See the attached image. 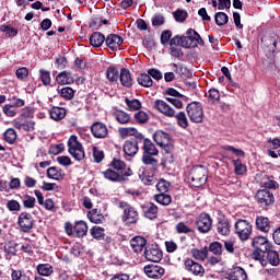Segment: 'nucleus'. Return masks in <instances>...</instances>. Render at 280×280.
I'll return each mask as SVG.
<instances>
[{
    "label": "nucleus",
    "instance_id": "a211bd4d",
    "mask_svg": "<svg viewBox=\"0 0 280 280\" xmlns=\"http://www.w3.org/2000/svg\"><path fill=\"white\" fill-rule=\"evenodd\" d=\"M91 132L95 139H106L108 137V127L104 122L96 121L91 126Z\"/></svg>",
    "mask_w": 280,
    "mask_h": 280
},
{
    "label": "nucleus",
    "instance_id": "b1692460",
    "mask_svg": "<svg viewBox=\"0 0 280 280\" xmlns=\"http://www.w3.org/2000/svg\"><path fill=\"white\" fill-rule=\"evenodd\" d=\"M142 143L144 154H148L149 156L159 155V149H156V145L152 143V140L142 138Z\"/></svg>",
    "mask_w": 280,
    "mask_h": 280
},
{
    "label": "nucleus",
    "instance_id": "4468645a",
    "mask_svg": "<svg viewBox=\"0 0 280 280\" xmlns=\"http://www.w3.org/2000/svg\"><path fill=\"white\" fill-rule=\"evenodd\" d=\"M139 143H143V137H137L125 141L124 152L127 156H135L139 152Z\"/></svg>",
    "mask_w": 280,
    "mask_h": 280
},
{
    "label": "nucleus",
    "instance_id": "2eb2a0df",
    "mask_svg": "<svg viewBox=\"0 0 280 280\" xmlns=\"http://www.w3.org/2000/svg\"><path fill=\"white\" fill-rule=\"evenodd\" d=\"M18 224L22 233H30L34 226V219L32 218L31 213L22 212L19 217Z\"/></svg>",
    "mask_w": 280,
    "mask_h": 280
},
{
    "label": "nucleus",
    "instance_id": "f257e3e1",
    "mask_svg": "<svg viewBox=\"0 0 280 280\" xmlns=\"http://www.w3.org/2000/svg\"><path fill=\"white\" fill-rule=\"evenodd\" d=\"M154 108L162 115H165V117H176L180 128H187L189 126V120H187V115H185V112H179L176 114L174 108H172V106H170V104H167L165 101L156 100L154 103Z\"/></svg>",
    "mask_w": 280,
    "mask_h": 280
},
{
    "label": "nucleus",
    "instance_id": "864d4df0",
    "mask_svg": "<svg viewBox=\"0 0 280 280\" xmlns=\"http://www.w3.org/2000/svg\"><path fill=\"white\" fill-rule=\"evenodd\" d=\"M90 233L94 240H104V228L101 226H93L90 230Z\"/></svg>",
    "mask_w": 280,
    "mask_h": 280
},
{
    "label": "nucleus",
    "instance_id": "a18cd8bd",
    "mask_svg": "<svg viewBox=\"0 0 280 280\" xmlns=\"http://www.w3.org/2000/svg\"><path fill=\"white\" fill-rule=\"evenodd\" d=\"M175 230L179 235H187L189 233H194V230H191V228H189L188 224L185 222L177 223Z\"/></svg>",
    "mask_w": 280,
    "mask_h": 280
},
{
    "label": "nucleus",
    "instance_id": "1a4fd4ad",
    "mask_svg": "<svg viewBox=\"0 0 280 280\" xmlns=\"http://www.w3.org/2000/svg\"><path fill=\"white\" fill-rule=\"evenodd\" d=\"M212 224L213 221L207 213H201L195 221L196 229L199 231V233H209V231H211Z\"/></svg>",
    "mask_w": 280,
    "mask_h": 280
},
{
    "label": "nucleus",
    "instance_id": "20e7f679",
    "mask_svg": "<svg viewBox=\"0 0 280 280\" xmlns=\"http://www.w3.org/2000/svg\"><path fill=\"white\" fill-rule=\"evenodd\" d=\"M234 231L241 242H248L253 235V224L244 219H238L234 224Z\"/></svg>",
    "mask_w": 280,
    "mask_h": 280
},
{
    "label": "nucleus",
    "instance_id": "6e6d98bb",
    "mask_svg": "<svg viewBox=\"0 0 280 280\" xmlns=\"http://www.w3.org/2000/svg\"><path fill=\"white\" fill-rule=\"evenodd\" d=\"M23 206L25 207V209H34V207L36 206V198L30 195H25L23 197Z\"/></svg>",
    "mask_w": 280,
    "mask_h": 280
},
{
    "label": "nucleus",
    "instance_id": "09e8293b",
    "mask_svg": "<svg viewBox=\"0 0 280 280\" xmlns=\"http://www.w3.org/2000/svg\"><path fill=\"white\" fill-rule=\"evenodd\" d=\"M261 44L265 47H269L271 51H275V49H277V39H275L273 37L264 36L261 38Z\"/></svg>",
    "mask_w": 280,
    "mask_h": 280
},
{
    "label": "nucleus",
    "instance_id": "9d476101",
    "mask_svg": "<svg viewBox=\"0 0 280 280\" xmlns=\"http://www.w3.org/2000/svg\"><path fill=\"white\" fill-rule=\"evenodd\" d=\"M153 140L160 148H163L164 150H172V138L170 137V133L163 130H158L153 135Z\"/></svg>",
    "mask_w": 280,
    "mask_h": 280
},
{
    "label": "nucleus",
    "instance_id": "c03bdc74",
    "mask_svg": "<svg viewBox=\"0 0 280 280\" xmlns=\"http://www.w3.org/2000/svg\"><path fill=\"white\" fill-rule=\"evenodd\" d=\"M110 167H113V170H116V172H118V174H121V172H126V162L121 161V160H117L114 159L110 162Z\"/></svg>",
    "mask_w": 280,
    "mask_h": 280
},
{
    "label": "nucleus",
    "instance_id": "0e129e2a",
    "mask_svg": "<svg viewBox=\"0 0 280 280\" xmlns=\"http://www.w3.org/2000/svg\"><path fill=\"white\" fill-rule=\"evenodd\" d=\"M209 250L213 253V255H222V244L220 242L211 243Z\"/></svg>",
    "mask_w": 280,
    "mask_h": 280
},
{
    "label": "nucleus",
    "instance_id": "ea45409f",
    "mask_svg": "<svg viewBox=\"0 0 280 280\" xmlns=\"http://www.w3.org/2000/svg\"><path fill=\"white\" fill-rule=\"evenodd\" d=\"M114 117L116 119V121H118V124H130V114L124 112V110H116L114 113Z\"/></svg>",
    "mask_w": 280,
    "mask_h": 280
},
{
    "label": "nucleus",
    "instance_id": "69168bd1",
    "mask_svg": "<svg viewBox=\"0 0 280 280\" xmlns=\"http://www.w3.org/2000/svg\"><path fill=\"white\" fill-rule=\"evenodd\" d=\"M135 119L137 124H145L149 119L148 114L143 110H140L135 114Z\"/></svg>",
    "mask_w": 280,
    "mask_h": 280
},
{
    "label": "nucleus",
    "instance_id": "cd10ccee",
    "mask_svg": "<svg viewBox=\"0 0 280 280\" xmlns=\"http://www.w3.org/2000/svg\"><path fill=\"white\" fill-rule=\"evenodd\" d=\"M106 43V37L100 32H95L90 36L92 47H102Z\"/></svg>",
    "mask_w": 280,
    "mask_h": 280
},
{
    "label": "nucleus",
    "instance_id": "5fc2aeb1",
    "mask_svg": "<svg viewBox=\"0 0 280 280\" xmlns=\"http://www.w3.org/2000/svg\"><path fill=\"white\" fill-rule=\"evenodd\" d=\"M0 32H3L4 34H7L9 36V38L18 36V34H19V31L10 25H2L0 27Z\"/></svg>",
    "mask_w": 280,
    "mask_h": 280
},
{
    "label": "nucleus",
    "instance_id": "393cba45",
    "mask_svg": "<svg viewBox=\"0 0 280 280\" xmlns=\"http://www.w3.org/2000/svg\"><path fill=\"white\" fill-rule=\"evenodd\" d=\"M118 78H119L120 83L126 89H130V86H132V74H130V70L122 68L120 70V74Z\"/></svg>",
    "mask_w": 280,
    "mask_h": 280
},
{
    "label": "nucleus",
    "instance_id": "58836bf2",
    "mask_svg": "<svg viewBox=\"0 0 280 280\" xmlns=\"http://www.w3.org/2000/svg\"><path fill=\"white\" fill-rule=\"evenodd\" d=\"M142 163L144 165H149L153 172H156V170H159V160L152 158V155L143 154Z\"/></svg>",
    "mask_w": 280,
    "mask_h": 280
},
{
    "label": "nucleus",
    "instance_id": "8fccbe9b",
    "mask_svg": "<svg viewBox=\"0 0 280 280\" xmlns=\"http://www.w3.org/2000/svg\"><path fill=\"white\" fill-rule=\"evenodd\" d=\"M214 21L219 26L226 25V23H229V15L224 12H218L214 15Z\"/></svg>",
    "mask_w": 280,
    "mask_h": 280
},
{
    "label": "nucleus",
    "instance_id": "dca6fc26",
    "mask_svg": "<svg viewBox=\"0 0 280 280\" xmlns=\"http://www.w3.org/2000/svg\"><path fill=\"white\" fill-rule=\"evenodd\" d=\"M12 126L20 130L21 132H34L36 130V122L34 120H22L20 118H15L12 121Z\"/></svg>",
    "mask_w": 280,
    "mask_h": 280
},
{
    "label": "nucleus",
    "instance_id": "052dcab7",
    "mask_svg": "<svg viewBox=\"0 0 280 280\" xmlns=\"http://www.w3.org/2000/svg\"><path fill=\"white\" fill-rule=\"evenodd\" d=\"M223 150H225V152H232V154H235V156H241V158L246 156V154L242 149H235V147H232V145H224Z\"/></svg>",
    "mask_w": 280,
    "mask_h": 280
},
{
    "label": "nucleus",
    "instance_id": "c9c22d12",
    "mask_svg": "<svg viewBox=\"0 0 280 280\" xmlns=\"http://www.w3.org/2000/svg\"><path fill=\"white\" fill-rule=\"evenodd\" d=\"M154 200L159 205H162L163 207H168V205H172V196L165 194V192H160L158 195H154Z\"/></svg>",
    "mask_w": 280,
    "mask_h": 280
},
{
    "label": "nucleus",
    "instance_id": "6ab92c4d",
    "mask_svg": "<svg viewBox=\"0 0 280 280\" xmlns=\"http://www.w3.org/2000/svg\"><path fill=\"white\" fill-rule=\"evenodd\" d=\"M252 246L255 250H260V253H268V250H270V243L268 242V238L264 236L254 237Z\"/></svg>",
    "mask_w": 280,
    "mask_h": 280
},
{
    "label": "nucleus",
    "instance_id": "3c124183",
    "mask_svg": "<svg viewBox=\"0 0 280 280\" xmlns=\"http://www.w3.org/2000/svg\"><path fill=\"white\" fill-rule=\"evenodd\" d=\"M58 93L63 100H73V95H75V92L70 86L62 88Z\"/></svg>",
    "mask_w": 280,
    "mask_h": 280
},
{
    "label": "nucleus",
    "instance_id": "774afa93",
    "mask_svg": "<svg viewBox=\"0 0 280 280\" xmlns=\"http://www.w3.org/2000/svg\"><path fill=\"white\" fill-rule=\"evenodd\" d=\"M15 75L18 80H25L30 75V70H27L25 67L19 68L15 71Z\"/></svg>",
    "mask_w": 280,
    "mask_h": 280
},
{
    "label": "nucleus",
    "instance_id": "79ce46f5",
    "mask_svg": "<svg viewBox=\"0 0 280 280\" xmlns=\"http://www.w3.org/2000/svg\"><path fill=\"white\" fill-rule=\"evenodd\" d=\"M267 264H270V266H277L280 264V257L279 253L277 250H267Z\"/></svg>",
    "mask_w": 280,
    "mask_h": 280
},
{
    "label": "nucleus",
    "instance_id": "de8ad7c7",
    "mask_svg": "<svg viewBox=\"0 0 280 280\" xmlns=\"http://www.w3.org/2000/svg\"><path fill=\"white\" fill-rule=\"evenodd\" d=\"M267 252H261L259 249H255L253 253V259H255L256 261H259L260 266H262V268H266V266H268V261L266 259H264V254Z\"/></svg>",
    "mask_w": 280,
    "mask_h": 280
},
{
    "label": "nucleus",
    "instance_id": "e2e57ef3",
    "mask_svg": "<svg viewBox=\"0 0 280 280\" xmlns=\"http://www.w3.org/2000/svg\"><path fill=\"white\" fill-rule=\"evenodd\" d=\"M2 110L7 117H16V107H13L11 104H5Z\"/></svg>",
    "mask_w": 280,
    "mask_h": 280
},
{
    "label": "nucleus",
    "instance_id": "72a5a7b5",
    "mask_svg": "<svg viewBox=\"0 0 280 280\" xmlns=\"http://www.w3.org/2000/svg\"><path fill=\"white\" fill-rule=\"evenodd\" d=\"M36 270L39 277H50V275H54V267L49 264H40Z\"/></svg>",
    "mask_w": 280,
    "mask_h": 280
},
{
    "label": "nucleus",
    "instance_id": "603ef678",
    "mask_svg": "<svg viewBox=\"0 0 280 280\" xmlns=\"http://www.w3.org/2000/svg\"><path fill=\"white\" fill-rule=\"evenodd\" d=\"M4 141L10 144L16 141V131L13 128H9L4 131Z\"/></svg>",
    "mask_w": 280,
    "mask_h": 280
},
{
    "label": "nucleus",
    "instance_id": "e433bc0d",
    "mask_svg": "<svg viewBox=\"0 0 280 280\" xmlns=\"http://www.w3.org/2000/svg\"><path fill=\"white\" fill-rule=\"evenodd\" d=\"M139 178L142 180L143 185H154L156 183V177L148 174L144 168L139 171Z\"/></svg>",
    "mask_w": 280,
    "mask_h": 280
},
{
    "label": "nucleus",
    "instance_id": "39448f33",
    "mask_svg": "<svg viewBox=\"0 0 280 280\" xmlns=\"http://www.w3.org/2000/svg\"><path fill=\"white\" fill-rule=\"evenodd\" d=\"M186 113L192 124H202V119H205V112L202 110V105L200 103H189L186 106Z\"/></svg>",
    "mask_w": 280,
    "mask_h": 280
},
{
    "label": "nucleus",
    "instance_id": "5701e85b",
    "mask_svg": "<svg viewBox=\"0 0 280 280\" xmlns=\"http://www.w3.org/2000/svg\"><path fill=\"white\" fill-rule=\"evenodd\" d=\"M217 231L219 235H229V233H231V224H229V219L219 218L217 223Z\"/></svg>",
    "mask_w": 280,
    "mask_h": 280
},
{
    "label": "nucleus",
    "instance_id": "f8f14e48",
    "mask_svg": "<svg viewBox=\"0 0 280 280\" xmlns=\"http://www.w3.org/2000/svg\"><path fill=\"white\" fill-rule=\"evenodd\" d=\"M144 257L148 261L159 264L163 259V252L159 248V245H149L144 249Z\"/></svg>",
    "mask_w": 280,
    "mask_h": 280
},
{
    "label": "nucleus",
    "instance_id": "680f3d73",
    "mask_svg": "<svg viewBox=\"0 0 280 280\" xmlns=\"http://www.w3.org/2000/svg\"><path fill=\"white\" fill-rule=\"evenodd\" d=\"M40 80L45 86L51 84V73L47 70H40Z\"/></svg>",
    "mask_w": 280,
    "mask_h": 280
},
{
    "label": "nucleus",
    "instance_id": "c85d7f7f",
    "mask_svg": "<svg viewBox=\"0 0 280 280\" xmlns=\"http://www.w3.org/2000/svg\"><path fill=\"white\" fill-rule=\"evenodd\" d=\"M256 229L262 233H268L270 231V220L266 217H258L256 219Z\"/></svg>",
    "mask_w": 280,
    "mask_h": 280
},
{
    "label": "nucleus",
    "instance_id": "a19ab883",
    "mask_svg": "<svg viewBox=\"0 0 280 280\" xmlns=\"http://www.w3.org/2000/svg\"><path fill=\"white\" fill-rule=\"evenodd\" d=\"M137 82L140 84V86H144L147 89H150V86L153 84L152 77H150L149 73H141L138 77Z\"/></svg>",
    "mask_w": 280,
    "mask_h": 280
},
{
    "label": "nucleus",
    "instance_id": "aec40b11",
    "mask_svg": "<svg viewBox=\"0 0 280 280\" xmlns=\"http://www.w3.org/2000/svg\"><path fill=\"white\" fill-rule=\"evenodd\" d=\"M105 44L112 51H117L119 46L124 44V37L117 34H109L107 38H105Z\"/></svg>",
    "mask_w": 280,
    "mask_h": 280
},
{
    "label": "nucleus",
    "instance_id": "c756f323",
    "mask_svg": "<svg viewBox=\"0 0 280 280\" xmlns=\"http://www.w3.org/2000/svg\"><path fill=\"white\" fill-rule=\"evenodd\" d=\"M47 176L48 178H51V180H62V178H65V173L61 168L51 166L47 170Z\"/></svg>",
    "mask_w": 280,
    "mask_h": 280
},
{
    "label": "nucleus",
    "instance_id": "423d86ee",
    "mask_svg": "<svg viewBox=\"0 0 280 280\" xmlns=\"http://www.w3.org/2000/svg\"><path fill=\"white\" fill-rule=\"evenodd\" d=\"M187 36L180 37L179 46L185 47L186 49H189L191 47V44L195 43L196 45H205V40L202 37H200V34L196 32V30L190 28L187 31Z\"/></svg>",
    "mask_w": 280,
    "mask_h": 280
},
{
    "label": "nucleus",
    "instance_id": "4c0bfd02",
    "mask_svg": "<svg viewBox=\"0 0 280 280\" xmlns=\"http://www.w3.org/2000/svg\"><path fill=\"white\" fill-rule=\"evenodd\" d=\"M230 280H247L248 276L242 267L234 268L233 272L230 273Z\"/></svg>",
    "mask_w": 280,
    "mask_h": 280
},
{
    "label": "nucleus",
    "instance_id": "0eeeda50",
    "mask_svg": "<svg viewBox=\"0 0 280 280\" xmlns=\"http://www.w3.org/2000/svg\"><path fill=\"white\" fill-rule=\"evenodd\" d=\"M104 178L106 180H110V183H124L128 176H132V170L127 168L126 172H115L113 168H107L106 171L102 172Z\"/></svg>",
    "mask_w": 280,
    "mask_h": 280
},
{
    "label": "nucleus",
    "instance_id": "338daca9",
    "mask_svg": "<svg viewBox=\"0 0 280 280\" xmlns=\"http://www.w3.org/2000/svg\"><path fill=\"white\" fill-rule=\"evenodd\" d=\"M166 100L173 104L175 108H183V95L176 97H166Z\"/></svg>",
    "mask_w": 280,
    "mask_h": 280
},
{
    "label": "nucleus",
    "instance_id": "a878e982",
    "mask_svg": "<svg viewBox=\"0 0 280 280\" xmlns=\"http://www.w3.org/2000/svg\"><path fill=\"white\" fill-rule=\"evenodd\" d=\"M118 135L121 139H126L127 137H143L139 135V131L135 127H120L118 128Z\"/></svg>",
    "mask_w": 280,
    "mask_h": 280
},
{
    "label": "nucleus",
    "instance_id": "412c9836",
    "mask_svg": "<svg viewBox=\"0 0 280 280\" xmlns=\"http://www.w3.org/2000/svg\"><path fill=\"white\" fill-rule=\"evenodd\" d=\"M142 213L148 220H156L159 215V207L152 202L142 206Z\"/></svg>",
    "mask_w": 280,
    "mask_h": 280
},
{
    "label": "nucleus",
    "instance_id": "7c9ffc66",
    "mask_svg": "<svg viewBox=\"0 0 280 280\" xmlns=\"http://www.w3.org/2000/svg\"><path fill=\"white\" fill-rule=\"evenodd\" d=\"M56 80L58 84H61V86H65V84H73V82L75 81V79H73V75H71V73L67 71L60 72L57 75Z\"/></svg>",
    "mask_w": 280,
    "mask_h": 280
},
{
    "label": "nucleus",
    "instance_id": "473e14b6",
    "mask_svg": "<svg viewBox=\"0 0 280 280\" xmlns=\"http://www.w3.org/2000/svg\"><path fill=\"white\" fill-rule=\"evenodd\" d=\"M190 255L196 259L197 261H205L207 259V255H209V249L207 247H203L201 249L192 248L190 250Z\"/></svg>",
    "mask_w": 280,
    "mask_h": 280
},
{
    "label": "nucleus",
    "instance_id": "f704fd0d",
    "mask_svg": "<svg viewBox=\"0 0 280 280\" xmlns=\"http://www.w3.org/2000/svg\"><path fill=\"white\" fill-rule=\"evenodd\" d=\"M125 104L127 106V110H130L131 113H135L137 110H141V101L137 98H125Z\"/></svg>",
    "mask_w": 280,
    "mask_h": 280
},
{
    "label": "nucleus",
    "instance_id": "9b49d317",
    "mask_svg": "<svg viewBox=\"0 0 280 280\" xmlns=\"http://www.w3.org/2000/svg\"><path fill=\"white\" fill-rule=\"evenodd\" d=\"M255 198L260 207H270V205H275V195L269 189L258 190Z\"/></svg>",
    "mask_w": 280,
    "mask_h": 280
},
{
    "label": "nucleus",
    "instance_id": "6e6552de",
    "mask_svg": "<svg viewBox=\"0 0 280 280\" xmlns=\"http://www.w3.org/2000/svg\"><path fill=\"white\" fill-rule=\"evenodd\" d=\"M120 207L124 209L122 221H125L126 224H137L139 220V212L126 202H120Z\"/></svg>",
    "mask_w": 280,
    "mask_h": 280
},
{
    "label": "nucleus",
    "instance_id": "7ed1b4c3",
    "mask_svg": "<svg viewBox=\"0 0 280 280\" xmlns=\"http://www.w3.org/2000/svg\"><path fill=\"white\" fill-rule=\"evenodd\" d=\"M208 174L207 167L201 165L194 166L188 177L191 187H202L207 183Z\"/></svg>",
    "mask_w": 280,
    "mask_h": 280
},
{
    "label": "nucleus",
    "instance_id": "4be33fe9",
    "mask_svg": "<svg viewBox=\"0 0 280 280\" xmlns=\"http://www.w3.org/2000/svg\"><path fill=\"white\" fill-rule=\"evenodd\" d=\"M148 244V241L145 237L142 236H135L130 240V246L133 253H142L143 248H145V245Z\"/></svg>",
    "mask_w": 280,
    "mask_h": 280
},
{
    "label": "nucleus",
    "instance_id": "f3484780",
    "mask_svg": "<svg viewBox=\"0 0 280 280\" xmlns=\"http://www.w3.org/2000/svg\"><path fill=\"white\" fill-rule=\"evenodd\" d=\"M144 275H147L149 279H161V277L165 275V268L154 264L147 265L144 267Z\"/></svg>",
    "mask_w": 280,
    "mask_h": 280
},
{
    "label": "nucleus",
    "instance_id": "37998d69",
    "mask_svg": "<svg viewBox=\"0 0 280 280\" xmlns=\"http://www.w3.org/2000/svg\"><path fill=\"white\" fill-rule=\"evenodd\" d=\"M106 78L108 82H117L119 80V70L115 67H108L106 70Z\"/></svg>",
    "mask_w": 280,
    "mask_h": 280
},
{
    "label": "nucleus",
    "instance_id": "2f4dec72",
    "mask_svg": "<svg viewBox=\"0 0 280 280\" xmlns=\"http://www.w3.org/2000/svg\"><path fill=\"white\" fill-rule=\"evenodd\" d=\"M89 233V225H86V222L79 221L74 225V236L75 237H84Z\"/></svg>",
    "mask_w": 280,
    "mask_h": 280
},
{
    "label": "nucleus",
    "instance_id": "49530a36",
    "mask_svg": "<svg viewBox=\"0 0 280 280\" xmlns=\"http://www.w3.org/2000/svg\"><path fill=\"white\" fill-rule=\"evenodd\" d=\"M234 172L237 176H244L246 174V165L241 160H233Z\"/></svg>",
    "mask_w": 280,
    "mask_h": 280
},
{
    "label": "nucleus",
    "instance_id": "f03ea898",
    "mask_svg": "<svg viewBox=\"0 0 280 280\" xmlns=\"http://www.w3.org/2000/svg\"><path fill=\"white\" fill-rule=\"evenodd\" d=\"M68 154L74 159V161L81 162L86 159V152L84 151V147L82 142L78 140V136L72 135L68 140Z\"/></svg>",
    "mask_w": 280,
    "mask_h": 280
},
{
    "label": "nucleus",
    "instance_id": "bb28decb",
    "mask_svg": "<svg viewBox=\"0 0 280 280\" xmlns=\"http://www.w3.org/2000/svg\"><path fill=\"white\" fill-rule=\"evenodd\" d=\"M50 117L54 119V121H62L65 117H67V109L62 107H51L49 110Z\"/></svg>",
    "mask_w": 280,
    "mask_h": 280
},
{
    "label": "nucleus",
    "instance_id": "bf43d9fd",
    "mask_svg": "<svg viewBox=\"0 0 280 280\" xmlns=\"http://www.w3.org/2000/svg\"><path fill=\"white\" fill-rule=\"evenodd\" d=\"M92 152L94 163H100L101 161H104V151L100 150V148L93 147Z\"/></svg>",
    "mask_w": 280,
    "mask_h": 280
},
{
    "label": "nucleus",
    "instance_id": "4d7b16f0",
    "mask_svg": "<svg viewBox=\"0 0 280 280\" xmlns=\"http://www.w3.org/2000/svg\"><path fill=\"white\" fill-rule=\"evenodd\" d=\"M156 189L160 191V194H167L170 189V182L165 179H160L156 184Z\"/></svg>",
    "mask_w": 280,
    "mask_h": 280
},
{
    "label": "nucleus",
    "instance_id": "ddd939ff",
    "mask_svg": "<svg viewBox=\"0 0 280 280\" xmlns=\"http://www.w3.org/2000/svg\"><path fill=\"white\" fill-rule=\"evenodd\" d=\"M184 266L187 272H190L194 277H205V267L201 264L196 262L194 259L187 258L184 261Z\"/></svg>",
    "mask_w": 280,
    "mask_h": 280
},
{
    "label": "nucleus",
    "instance_id": "13d9d810",
    "mask_svg": "<svg viewBox=\"0 0 280 280\" xmlns=\"http://www.w3.org/2000/svg\"><path fill=\"white\" fill-rule=\"evenodd\" d=\"M175 73H178L180 78H188L189 75V69L183 66H178L176 63L173 65Z\"/></svg>",
    "mask_w": 280,
    "mask_h": 280
}]
</instances>
